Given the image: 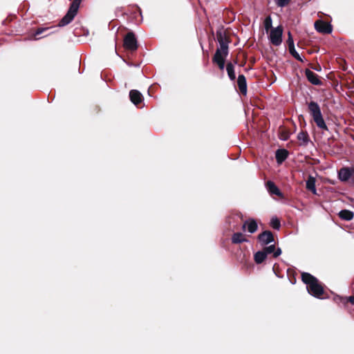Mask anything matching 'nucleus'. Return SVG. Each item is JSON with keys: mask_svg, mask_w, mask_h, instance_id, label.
<instances>
[{"mask_svg": "<svg viewBox=\"0 0 354 354\" xmlns=\"http://www.w3.org/2000/svg\"><path fill=\"white\" fill-rule=\"evenodd\" d=\"M305 75L308 81L312 84L316 86H320L322 84V82L319 79V77L310 69L306 68L305 70Z\"/></svg>", "mask_w": 354, "mask_h": 354, "instance_id": "obj_11", "label": "nucleus"}, {"mask_svg": "<svg viewBox=\"0 0 354 354\" xmlns=\"http://www.w3.org/2000/svg\"><path fill=\"white\" fill-rule=\"evenodd\" d=\"M266 187L270 194H274V195L279 196L282 195L279 189L277 187V185L274 184V183L271 180H268L266 183Z\"/></svg>", "mask_w": 354, "mask_h": 354, "instance_id": "obj_15", "label": "nucleus"}, {"mask_svg": "<svg viewBox=\"0 0 354 354\" xmlns=\"http://www.w3.org/2000/svg\"><path fill=\"white\" fill-rule=\"evenodd\" d=\"M275 245H269V246H267V247H265L263 250L266 252V254L268 255V254H271V253H273L274 254V252L275 250Z\"/></svg>", "mask_w": 354, "mask_h": 354, "instance_id": "obj_29", "label": "nucleus"}, {"mask_svg": "<svg viewBox=\"0 0 354 354\" xmlns=\"http://www.w3.org/2000/svg\"><path fill=\"white\" fill-rule=\"evenodd\" d=\"M267 257V254L263 250L258 251L254 255V261L257 264L263 263Z\"/></svg>", "mask_w": 354, "mask_h": 354, "instance_id": "obj_20", "label": "nucleus"}, {"mask_svg": "<svg viewBox=\"0 0 354 354\" xmlns=\"http://www.w3.org/2000/svg\"><path fill=\"white\" fill-rule=\"evenodd\" d=\"M289 53L291 54V55L295 58L297 60L299 61V62H303L304 60L302 59V58L300 57V55H299V53L296 51L295 47H293V48H291L289 50Z\"/></svg>", "mask_w": 354, "mask_h": 354, "instance_id": "obj_25", "label": "nucleus"}, {"mask_svg": "<svg viewBox=\"0 0 354 354\" xmlns=\"http://www.w3.org/2000/svg\"><path fill=\"white\" fill-rule=\"evenodd\" d=\"M248 221H246L243 223V225H242V230L243 231H245L246 230V227L248 228Z\"/></svg>", "mask_w": 354, "mask_h": 354, "instance_id": "obj_34", "label": "nucleus"}, {"mask_svg": "<svg viewBox=\"0 0 354 354\" xmlns=\"http://www.w3.org/2000/svg\"><path fill=\"white\" fill-rule=\"evenodd\" d=\"M258 241L261 245H268L274 241V235L270 230H266L259 234L257 236Z\"/></svg>", "mask_w": 354, "mask_h": 354, "instance_id": "obj_8", "label": "nucleus"}, {"mask_svg": "<svg viewBox=\"0 0 354 354\" xmlns=\"http://www.w3.org/2000/svg\"><path fill=\"white\" fill-rule=\"evenodd\" d=\"M82 0H73L71 3L68 12L59 21L58 26L60 27L69 24L77 14Z\"/></svg>", "mask_w": 354, "mask_h": 354, "instance_id": "obj_3", "label": "nucleus"}, {"mask_svg": "<svg viewBox=\"0 0 354 354\" xmlns=\"http://www.w3.org/2000/svg\"><path fill=\"white\" fill-rule=\"evenodd\" d=\"M227 55H222L218 50H216L212 57V62L216 64L221 71H223L225 68V57Z\"/></svg>", "mask_w": 354, "mask_h": 354, "instance_id": "obj_10", "label": "nucleus"}, {"mask_svg": "<svg viewBox=\"0 0 354 354\" xmlns=\"http://www.w3.org/2000/svg\"><path fill=\"white\" fill-rule=\"evenodd\" d=\"M274 1L275 3L279 7L283 8V7L288 6L292 0H274Z\"/></svg>", "mask_w": 354, "mask_h": 354, "instance_id": "obj_26", "label": "nucleus"}, {"mask_svg": "<svg viewBox=\"0 0 354 354\" xmlns=\"http://www.w3.org/2000/svg\"><path fill=\"white\" fill-rule=\"evenodd\" d=\"M129 99H130L131 102L136 106H139V105L144 100L142 94L139 91L136 90V89H133V90L130 91Z\"/></svg>", "mask_w": 354, "mask_h": 354, "instance_id": "obj_9", "label": "nucleus"}, {"mask_svg": "<svg viewBox=\"0 0 354 354\" xmlns=\"http://www.w3.org/2000/svg\"><path fill=\"white\" fill-rule=\"evenodd\" d=\"M234 64H237V59H236L234 61Z\"/></svg>", "mask_w": 354, "mask_h": 354, "instance_id": "obj_36", "label": "nucleus"}, {"mask_svg": "<svg viewBox=\"0 0 354 354\" xmlns=\"http://www.w3.org/2000/svg\"><path fill=\"white\" fill-rule=\"evenodd\" d=\"M287 44L288 46V50L293 48V47H295L293 38H292V36L290 32H288V33Z\"/></svg>", "mask_w": 354, "mask_h": 354, "instance_id": "obj_27", "label": "nucleus"}, {"mask_svg": "<svg viewBox=\"0 0 354 354\" xmlns=\"http://www.w3.org/2000/svg\"><path fill=\"white\" fill-rule=\"evenodd\" d=\"M231 241L233 244H239L248 241L245 237V235L241 232L234 233L232 236Z\"/></svg>", "mask_w": 354, "mask_h": 354, "instance_id": "obj_14", "label": "nucleus"}, {"mask_svg": "<svg viewBox=\"0 0 354 354\" xmlns=\"http://www.w3.org/2000/svg\"><path fill=\"white\" fill-rule=\"evenodd\" d=\"M264 28L266 32H268L269 30H271L272 28V20L270 16H268L263 22Z\"/></svg>", "mask_w": 354, "mask_h": 354, "instance_id": "obj_23", "label": "nucleus"}, {"mask_svg": "<svg viewBox=\"0 0 354 354\" xmlns=\"http://www.w3.org/2000/svg\"><path fill=\"white\" fill-rule=\"evenodd\" d=\"M281 254V250L278 248L277 249L275 248V250L274 252V254H273V257L274 258H277L278 257L280 254Z\"/></svg>", "mask_w": 354, "mask_h": 354, "instance_id": "obj_33", "label": "nucleus"}, {"mask_svg": "<svg viewBox=\"0 0 354 354\" xmlns=\"http://www.w3.org/2000/svg\"><path fill=\"white\" fill-rule=\"evenodd\" d=\"M217 40L219 43L220 48H217L222 55H228V44L230 43V39L226 34L222 31H217L216 32Z\"/></svg>", "mask_w": 354, "mask_h": 354, "instance_id": "obj_5", "label": "nucleus"}, {"mask_svg": "<svg viewBox=\"0 0 354 354\" xmlns=\"http://www.w3.org/2000/svg\"><path fill=\"white\" fill-rule=\"evenodd\" d=\"M295 281H296V279H295V278H294V281H291V282H292V283H295Z\"/></svg>", "mask_w": 354, "mask_h": 354, "instance_id": "obj_35", "label": "nucleus"}, {"mask_svg": "<svg viewBox=\"0 0 354 354\" xmlns=\"http://www.w3.org/2000/svg\"><path fill=\"white\" fill-rule=\"evenodd\" d=\"M288 151L285 149H280L277 150L275 158L278 163H281L288 158Z\"/></svg>", "mask_w": 354, "mask_h": 354, "instance_id": "obj_16", "label": "nucleus"}, {"mask_svg": "<svg viewBox=\"0 0 354 354\" xmlns=\"http://www.w3.org/2000/svg\"><path fill=\"white\" fill-rule=\"evenodd\" d=\"M342 301L344 303V304H346L348 302H350L351 304H354V296L352 295V296H350L348 297H344V298H342Z\"/></svg>", "mask_w": 354, "mask_h": 354, "instance_id": "obj_30", "label": "nucleus"}, {"mask_svg": "<svg viewBox=\"0 0 354 354\" xmlns=\"http://www.w3.org/2000/svg\"><path fill=\"white\" fill-rule=\"evenodd\" d=\"M297 139L301 142L299 145L307 146L310 142V138L307 131H301L297 135Z\"/></svg>", "mask_w": 354, "mask_h": 354, "instance_id": "obj_19", "label": "nucleus"}, {"mask_svg": "<svg viewBox=\"0 0 354 354\" xmlns=\"http://www.w3.org/2000/svg\"><path fill=\"white\" fill-rule=\"evenodd\" d=\"M309 66H310V67L312 69H313V70H315L316 71H322V67H321V66L318 63H317L315 64H310Z\"/></svg>", "mask_w": 354, "mask_h": 354, "instance_id": "obj_31", "label": "nucleus"}, {"mask_svg": "<svg viewBox=\"0 0 354 354\" xmlns=\"http://www.w3.org/2000/svg\"><path fill=\"white\" fill-rule=\"evenodd\" d=\"M48 28H38L37 30L35 31V36L39 35L41 33H43L44 31L48 30Z\"/></svg>", "mask_w": 354, "mask_h": 354, "instance_id": "obj_32", "label": "nucleus"}, {"mask_svg": "<svg viewBox=\"0 0 354 354\" xmlns=\"http://www.w3.org/2000/svg\"><path fill=\"white\" fill-rule=\"evenodd\" d=\"M354 174V169L350 167H342L339 169L338 172V177L341 181L346 182L349 180V178Z\"/></svg>", "mask_w": 354, "mask_h": 354, "instance_id": "obj_12", "label": "nucleus"}, {"mask_svg": "<svg viewBox=\"0 0 354 354\" xmlns=\"http://www.w3.org/2000/svg\"><path fill=\"white\" fill-rule=\"evenodd\" d=\"M315 28L317 32L323 34H330L333 31L331 24L322 19L317 20L315 22Z\"/></svg>", "mask_w": 354, "mask_h": 354, "instance_id": "obj_7", "label": "nucleus"}, {"mask_svg": "<svg viewBox=\"0 0 354 354\" xmlns=\"http://www.w3.org/2000/svg\"><path fill=\"white\" fill-rule=\"evenodd\" d=\"M226 70L229 78L234 81L236 79L234 64L232 62H228L226 65Z\"/></svg>", "mask_w": 354, "mask_h": 354, "instance_id": "obj_21", "label": "nucleus"}, {"mask_svg": "<svg viewBox=\"0 0 354 354\" xmlns=\"http://www.w3.org/2000/svg\"><path fill=\"white\" fill-rule=\"evenodd\" d=\"M124 48L129 51L135 52L138 48V44L135 34L132 31L128 32L124 37Z\"/></svg>", "mask_w": 354, "mask_h": 354, "instance_id": "obj_4", "label": "nucleus"}, {"mask_svg": "<svg viewBox=\"0 0 354 354\" xmlns=\"http://www.w3.org/2000/svg\"><path fill=\"white\" fill-rule=\"evenodd\" d=\"M270 225L274 230H279L281 227V222L276 216L271 218Z\"/></svg>", "mask_w": 354, "mask_h": 354, "instance_id": "obj_24", "label": "nucleus"}, {"mask_svg": "<svg viewBox=\"0 0 354 354\" xmlns=\"http://www.w3.org/2000/svg\"><path fill=\"white\" fill-rule=\"evenodd\" d=\"M307 104L308 111L317 127L322 130L328 131L318 103L315 101H310Z\"/></svg>", "mask_w": 354, "mask_h": 354, "instance_id": "obj_2", "label": "nucleus"}, {"mask_svg": "<svg viewBox=\"0 0 354 354\" xmlns=\"http://www.w3.org/2000/svg\"><path fill=\"white\" fill-rule=\"evenodd\" d=\"M290 132L288 130L283 129L280 132V139L287 140L290 137Z\"/></svg>", "mask_w": 354, "mask_h": 354, "instance_id": "obj_28", "label": "nucleus"}, {"mask_svg": "<svg viewBox=\"0 0 354 354\" xmlns=\"http://www.w3.org/2000/svg\"><path fill=\"white\" fill-rule=\"evenodd\" d=\"M339 217L343 220L349 221L354 217V212L348 209H342L338 213Z\"/></svg>", "mask_w": 354, "mask_h": 354, "instance_id": "obj_17", "label": "nucleus"}, {"mask_svg": "<svg viewBox=\"0 0 354 354\" xmlns=\"http://www.w3.org/2000/svg\"><path fill=\"white\" fill-rule=\"evenodd\" d=\"M258 229V225L257 222L252 219L250 222L248 223V231L250 233H254Z\"/></svg>", "mask_w": 354, "mask_h": 354, "instance_id": "obj_22", "label": "nucleus"}, {"mask_svg": "<svg viewBox=\"0 0 354 354\" xmlns=\"http://www.w3.org/2000/svg\"><path fill=\"white\" fill-rule=\"evenodd\" d=\"M315 178L312 176H309L307 180H306V187L308 190L310 191L313 194H316V187H315Z\"/></svg>", "mask_w": 354, "mask_h": 354, "instance_id": "obj_18", "label": "nucleus"}, {"mask_svg": "<svg viewBox=\"0 0 354 354\" xmlns=\"http://www.w3.org/2000/svg\"><path fill=\"white\" fill-rule=\"evenodd\" d=\"M237 86H238L240 93L243 95H246L247 91H248L247 90V82H246V78L244 76V75L241 74L238 76Z\"/></svg>", "mask_w": 354, "mask_h": 354, "instance_id": "obj_13", "label": "nucleus"}, {"mask_svg": "<svg viewBox=\"0 0 354 354\" xmlns=\"http://www.w3.org/2000/svg\"><path fill=\"white\" fill-rule=\"evenodd\" d=\"M283 31V28L282 26H279L271 29L269 39L272 45L278 46L281 44Z\"/></svg>", "mask_w": 354, "mask_h": 354, "instance_id": "obj_6", "label": "nucleus"}, {"mask_svg": "<svg viewBox=\"0 0 354 354\" xmlns=\"http://www.w3.org/2000/svg\"><path fill=\"white\" fill-rule=\"evenodd\" d=\"M301 281L306 285L308 292L318 299H322L324 295L323 284L317 278L308 272H302L301 274Z\"/></svg>", "mask_w": 354, "mask_h": 354, "instance_id": "obj_1", "label": "nucleus"}]
</instances>
